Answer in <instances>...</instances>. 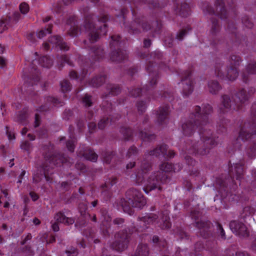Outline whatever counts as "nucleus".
Instances as JSON below:
<instances>
[{"mask_svg":"<svg viewBox=\"0 0 256 256\" xmlns=\"http://www.w3.org/2000/svg\"><path fill=\"white\" fill-rule=\"evenodd\" d=\"M213 112L212 107L208 104H203L202 107L195 106L190 114L188 120H182L183 134L190 136L198 129L200 140H188L182 151L201 158L209 154L210 150L218 143V137L214 133V128L209 120V115Z\"/></svg>","mask_w":256,"mask_h":256,"instance_id":"1","label":"nucleus"},{"mask_svg":"<svg viewBox=\"0 0 256 256\" xmlns=\"http://www.w3.org/2000/svg\"><path fill=\"white\" fill-rule=\"evenodd\" d=\"M159 0H123L124 5L128 4L132 11L133 20L130 24L126 22V14L129 11L124 8L116 16L115 20L122 23L124 28L130 34H136L144 31L151 30L152 34H160L162 28V22L159 20V13L164 6L159 2Z\"/></svg>","mask_w":256,"mask_h":256,"instance_id":"2","label":"nucleus"},{"mask_svg":"<svg viewBox=\"0 0 256 256\" xmlns=\"http://www.w3.org/2000/svg\"><path fill=\"white\" fill-rule=\"evenodd\" d=\"M138 56L142 59H146L148 63L146 66V70L148 73L150 80L148 84H146L142 88H134L129 90L130 94L134 98L143 96H146L145 100H140L137 102L136 106L138 112L142 114L145 112L148 104L151 99L156 100L161 97L171 102L173 100V94L164 91L162 94V91L156 93L154 89L160 77V70L166 71L170 69V66H167L163 60V53L158 50L152 52L150 55L146 52H138Z\"/></svg>","mask_w":256,"mask_h":256,"instance_id":"3","label":"nucleus"},{"mask_svg":"<svg viewBox=\"0 0 256 256\" xmlns=\"http://www.w3.org/2000/svg\"><path fill=\"white\" fill-rule=\"evenodd\" d=\"M234 2L228 4L230 11L228 12L225 8V4L223 0H216L215 2L216 10L208 2H204L202 4V8L203 12L205 14H208L212 16L210 18L212 22V28L210 30V35L212 36V40L210 42V45L214 47L221 46L224 42V40H220L218 32L220 31V25L218 20L214 17L218 16L222 20H225L227 24L226 30L232 34V36L234 38V40H232V47L238 46V48L243 45L245 42V38L242 40L240 39L239 35L236 32V28L234 21L236 20L237 16L236 10L233 6Z\"/></svg>","mask_w":256,"mask_h":256,"instance_id":"4","label":"nucleus"},{"mask_svg":"<svg viewBox=\"0 0 256 256\" xmlns=\"http://www.w3.org/2000/svg\"><path fill=\"white\" fill-rule=\"evenodd\" d=\"M160 171L152 173L148 178L145 180L146 175L152 170V162L144 159L140 164V168L132 174L131 178L135 180L138 185H143V190L146 194L154 190L158 189L159 191L162 190L161 184L169 182L170 176L169 173L174 172H178L182 168V164L178 163L172 164L168 162H164L160 166Z\"/></svg>","mask_w":256,"mask_h":256,"instance_id":"5","label":"nucleus"},{"mask_svg":"<svg viewBox=\"0 0 256 256\" xmlns=\"http://www.w3.org/2000/svg\"><path fill=\"white\" fill-rule=\"evenodd\" d=\"M228 162V174L224 176L222 174L221 176L217 177L214 184L215 188L222 200L227 198L230 200V197H232L234 195L236 196L235 192L238 188V186L235 179L239 182L240 186H246L244 184V160H240L239 162H234L232 165L231 160Z\"/></svg>","mask_w":256,"mask_h":256,"instance_id":"6","label":"nucleus"},{"mask_svg":"<svg viewBox=\"0 0 256 256\" xmlns=\"http://www.w3.org/2000/svg\"><path fill=\"white\" fill-rule=\"evenodd\" d=\"M54 146L49 142L43 146V156L44 162H37L36 164V172L33 174V181L38 183L44 176L47 182H52V178L50 176L53 174L54 167L63 166L67 161L66 158L60 153L54 152Z\"/></svg>","mask_w":256,"mask_h":256,"instance_id":"7","label":"nucleus"},{"mask_svg":"<svg viewBox=\"0 0 256 256\" xmlns=\"http://www.w3.org/2000/svg\"><path fill=\"white\" fill-rule=\"evenodd\" d=\"M251 120L242 122L238 136L232 142V146L228 149V153L235 154L237 150H240L242 142L250 140L249 146L246 150L248 158L256 156V141L252 140L254 136H256V102H254L251 108Z\"/></svg>","mask_w":256,"mask_h":256,"instance_id":"8","label":"nucleus"},{"mask_svg":"<svg viewBox=\"0 0 256 256\" xmlns=\"http://www.w3.org/2000/svg\"><path fill=\"white\" fill-rule=\"evenodd\" d=\"M256 92L254 87H250L248 92L244 88H238L234 92L232 98V103L230 96L228 94L221 96L220 104L218 106V112L221 115L231 114L232 112L242 111L246 106L248 103L250 98Z\"/></svg>","mask_w":256,"mask_h":256,"instance_id":"9","label":"nucleus"},{"mask_svg":"<svg viewBox=\"0 0 256 256\" xmlns=\"http://www.w3.org/2000/svg\"><path fill=\"white\" fill-rule=\"evenodd\" d=\"M108 20V15L98 17L94 14H87L84 17V28L88 33L90 43L96 42L102 36H105L108 31L106 24Z\"/></svg>","mask_w":256,"mask_h":256,"instance_id":"10","label":"nucleus"},{"mask_svg":"<svg viewBox=\"0 0 256 256\" xmlns=\"http://www.w3.org/2000/svg\"><path fill=\"white\" fill-rule=\"evenodd\" d=\"M90 54L91 58L88 60H84L82 56L78 58V62L82 68V73L79 76L76 71L72 70L69 73L70 78L82 82L88 74H90L88 71L94 68V62L103 59L104 56V52L101 46L90 47Z\"/></svg>","mask_w":256,"mask_h":256,"instance_id":"11","label":"nucleus"},{"mask_svg":"<svg viewBox=\"0 0 256 256\" xmlns=\"http://www.w3.org/2000/svg\"><path fill=\"white\" fill-rule=\"evenodd\" d=\"M157 215L155 214H146V216L138 218L139 222L138 228L134 227L132 230L134 232H143L144 230L148 228V225L156 224L162 230H168L170 228L172 224L168 216V212L165 210L161 212Z\"/></svg>","mask_w":256,"mask_h":256,"instance_id":"12","label":"nucleus"},{"mask_svg":"<svg viewBox=\"0 0 256 256\" xmlns=\"http://www.w3.org/2000/svg\"><path fill=\"white\" fill-rule=\"evenodd\" d=\"M106 92L102 95V98L104 101L102 103V109L110 118L104 117L102 118L98 123V128L100 130H103L108 124L109 119L110 118V122L111 124L114 123L115 121L118 120L120 118V115L116 114L115 116H112L111 117L110 114L112 112L113 107L112 104L109 102L108 100H106L109 96H115L118 94L121 91V88L118 85L108 84L106 85Z\"/></svg>","mask_w":256,"mask_h":256,"instance_id":"13","label":"nucleus"},{"mask_svg":"<svg viewBox=\"0 0 256 256\" xmlns=\"http://www.w3.org/2000/svg\"><path fill=\"white\" fill-rule=\"evenodd\" d=\"M242 61V58L239 56L231 55L229 60L230 66L226 70L224 63L220 60H216L214 66L216 76L221 80L234 81L238 76V68Z\"/></svg>","mask_w":256,"mask_h":256,"instance_id":"14","label":"nucleus"},{"mask_svg":"<svg viewBox=\"0 0 256 256\" xmlns=\"http://www.w3.org/2000/svg\"><path fill=\"white\" fill-rule=\"evenodd\" d=\"M126 198H122L120 204L124 212L132 215V208L142 209L146 204V200L142 192L136 188H130L126 192Z\"/></svg>","mask_w":256,"mask_h":256,"instance_id":"15","label":"nucleus"},{"mask_svg":"<svg viewBox=\"0 0 256 256\" xmlns=\"http://www.w3.org/2000/svg\"><path fill=\"white\" fill-rule=\"evenodd\" d=\"M34 60H33L31 65V70L32 74L30 76H24V84L22 87V90L24 93L28 96V98H30L33 102L35 101L36 103H38V96L37 93L34 92V86L40 80V72L38 70L37 66H33Z\"/></svg>","mask_w":256,"mask_h":256,"instance_id":"16","label":"nucleus"},{"mask_svg":"<svg viewBox=\"0 0 256 256\" xmlns=\"http://www.w3.org/2000/svg\"><path fill=\"white\" fill-rule=\"evenodd\" d=\"M124 45V42L122 40L119 34H114L110 36V47L111 52L110 56L112 61L120 62L128 59V53L123 49Z\"/></svg>","mask_w":256,"mask_h":256,"instance_id":"17","label":"nucleus"},{"mask_svg":"<svg viewBox=\"0 0 256 256\" xmlns=\"http://www.w3.org/2000/svg\"><path fill=\"white\" fill-rule=\"evenodd\" d=\"M201 216L202 214L198 210H194L190 211V216L192 220L196 221L194 226L197 228L199 230L198 232V236L204 239L210 238L212 235L210 230L211 223L210 221H198V220Z\"/></svg>","mask_w":256,"mask_h":256,"instance_id":"18","label":"nucleus"},{"mask_svg":"<svg viewBox=\"0 0 256 256\" xmlns=\"http://www.w3.org/2000/svg\"><path fill=\"white\" fill-rule=\"evenodd\" d=\"M134 232V230L130 228H124L118 232L115 237L116 240L110 245V248L117 252H122L128 246L130 235Z\"/></svg>","mask_w":256,"mask_h":256,"instance_id":"19","label":"nucleus"},{"mask_svg":"<svg viewBox=\"0 0 256 256\" xmlns=\"http://www.w3.org/2000/svg\"><path fill=\"white\" fill-rule=\"evenodd\" d=\"M193 71L192 67L182 72H176L181 78L180 83L182 85V94L184 98L188 97L194 90L192 74Z\"/></svg>","mask_w":256,"mask_h":256,"instance_id":"20","label":"nucleus"},{"mask_svg":"<svg viewBox=\"0 0 256 256\" xmlns=\"http://www.w3.org/2000/svg\"><path fill=\"white\" fill-rule=\"evenodd\" d=\"M43 47L45 50L48 51L51 47L59 48L61 50L68 51L70 46L68 44L64 41L62 37L58 35L52 36L48 38V42L43 44Z\"/></svg>","mask_w":256,"mask_h":256,"instance_id":"21","label":"nucleus"},{"mask_svg":"<svg viewBox=\"0 0 256 256\" xmlns=\"http://www.w3.org/2000/svg\"><path fill=\"white\" fill-rule=\"evenodd\" d=\"M100 213L101 215L100 230L104 236H110L112 232L110 230L112 217L106 208H101Z\"/></svg>","mask_w":256,"mask_h":256,"instance_id":"22","label":"nucleus"},{"mask_svg":"<svg viewBox=\"0 0 256 256\" xmlns=\"http://www.w3.org/2000/svg\"><path fill=\"white\" fill-rule=\"evenodd\" d=\"M168 149V145L166 144H160L153 150L149 151L148 154H146V158L148 156H154L158 158H172L175 156V152L172 150H170L167 152Z\"/></svg>","mask_w":256,"mask_h":256,"instance_id":"23","label":"nucleus"},{"mask_svg":"<svg viewBox=\"0 0 256 256\" xmlns=\"http://www.w3.org/2000/svg\"><path fill=\"white\" fill-rule=\"evenodd\" d=\"M117 182L118 180L116 177H112L108 179L104 184L101 185V196L104 201L107 202L110 200L112 195L110 188Z\"/></svg>","mask_w":256,"mask_h":256,"instance_id":"24","label":"nucleus"},{"mask_svg":"<svg viewBox=\"0 0 256 256\" xmlns=\"http://www.w3.org/2000/svg\"><path fill=\"white\" fill-rule=\"evenodd\" d=\"M229 226L232 232L240 237L246 238L249 236V232L246 225L238 220L230 221Z\"/></svg>","mask_w":256,"mask_h":256,"instance_id":"25","label":"nucleus"},{"mask_svg":"<svg viewBox=\"0 0 256 256\" xmlns=\"http://www.w3.org/2000/svg\"><path fill=\"white\" fill-rule=\"evenodd\" d=\"M170 107L168 104H164L159 108L156 110V122L160 126H166L168 120Z\"/></svg>","mask_w":256,"mask_h":256,"instance_id":"26","label":"nucleus"},{"mask_svg":"<svg viewBox=\"0 0 256 256\" xmlns=\"http://www.w3.org/2000/svg\"><path fill=\"white\" fill-rule=\"evenodd\" d=\"M44 104L42 105L38 109H36V110L40 113L48 110L52 106L58 107L64 104V101L50 96H48L44 98Z\"/></svg>","mask_w":256,"mask_h":256,"instance_id":"27","label":"nucleus"},{"mask_svg":"<svg viewBox=\"0 0 256 256\" xmlns=\"http://www.w3.org/2000/svg\"><path fill=\"white\" fill-rule=\"evenodd\" d=\"M70 210L64 208L62 211L56 212L54 214V218L58 222L66 225L72 224L75 222V220L72 218L68 216L70 215Z\"/></svg>","mask_w":256,"mask_h":256,"instance_id":"28","label":"nucleus"},{"mask_svg":"<svg viewBox=\"0 0 256 256\" xmlns=\"http://www.w3.org/2000/svg\"><path fill=\"white\" fill-rule=\"evenodd\" d=\"M78 211L80 214V218L76 221L75 226L78 229L84 228L87 226V221L86 218V211L88 208V204L84 202L80 203L78 204Z\"/></svg>","mask_w":256,"mask_h":256,"instance_id":"29","label":"nucleus"},{"mask_svg":"<svg viewBox=\"0 0 256 256\" xmlns=\"http://www.w3.org/2000/svg\"><path fill=\"white\" fill-rule=\"evenodd\" d=\"M254 74H256V62H252L248 64L245 70L242 73V81L244 83L248 84L250 81V75Z\"/></svg>","mask_w":256,"mask_h":256,"instance_id":"30","label":"nucleus"},{"mask_svg":"<svg viewBox=\"0 0 256 256\" xmlns=\"http://www.w3.org/2000/svg\"><path fill=\"white\" fill-rule=\"evenodd\" d=\"M76 18L75 16H70L66 20V24L70 26L68 34L72 37L76 36L80 32V30L76 24Z\"/></svg>","mask_w":256,"mask_h":256,"instance_id":"31","label":"nucleus"},{"mask_svg":"<svg viewBox=\"0 0 256 256\" xmlns=\"http://www.w3.org/2000/svg\"><path fill=\"white\" fill-rule=\"evenodd\" d=\"M174 12L182 17H187L190 14V6L186 2L182 3L180 7L178 6H175Z\"/></svg>","mask_w":256,"mask_h":256,"instance_id":"32","label":"nucleus"},{"mask_svg":"<svg viewBox=\"0 0 256 256\" xmlns=\"http://www.w3.org/2000/svg\"><path fill=\"white\" fill-rule=\"evenodd\" d=\"M80 230L82 231V233L84 236L90 240H93L94 243L98 244L100 242V240L99 239L94 238L95 235L94 229L90 228L88 226H86L84 228H80Z\"/></svg>","mask_w":256,"mask_h":256,"instance_id":"33","label":"nucleus"},{"mask_svg":"<svg viewBox=\"0 0 256 256\" xmlns=\"http://www.w3.org/2000/svg\"><path fill=\"white\" fill-rule=\"evenodd\" d=\"M106 76L105 74H98L94 77L90 82V86L98 88L101 86L106 80Z\"/></svg>","mask_w":256,"mask_h":256,"instance_id":"34","label":"nucleus"},{"mask_svg":"<svg viewBox=\"0 0 256 256\" xmlns=\"http://www.w3.org/2000/svg\"><path fill=\"white\" fill-rule=\"evenodd\" d=\"M65 64H67L71 66H74L72 62L66 55L62 54L58 57L57 65L60 70L62 68Z\"/></svg>","mask_w":256,"mask_h":256,"instance_id":"35","label":"nucleus"},{"mask_svg":"<svg viewBox=\"0 0 256 256\" xmlns=\"http://www.w3.org/2000/svg\"><path fill=\"white\" fill-rule=\"evenodd\" d=\"M208 86L210 92L213 94H217L222 88L218 82L214 80L209 81Z\"/></svg>","mask_w":256,"mask_h":256,"instance_id":"36","label":"nucleus"},{"mask_svg":"<svg viewBox=\"0 0 256 256\" xmlns=\"http://www.w3.org/2000/svg\"><path fill=\"white\" fill-rule=\"evenodd\" d=\"M82 156L92 162H96L98 158V154L91 148L86 149L82 154Z\"/></svg>","mask_w":256,"mask_h":256,"instance_id":"37","label":"nucleus"},{"mask_svg":"<svg viewBox=\"0 0 256 256\" xmlns=\"http://www.w3.org/2000/svg\"><path fill=\"white\" fill-rule=\"evenodd\" d=\"M230 122L228 119L225 118H220V122H217L216 126V131L219 134H224L226 132L227 124Z\"/></svg>","mask_w":256,"mask_h":256,"instance_id":"38","label":"nucleus"},{"mask_svg":"<svg viewBox=\"0 0 256 256\" xmlns=\"http://www.w3.org/2000/svg\"><path fill=\"white\" fill-rule=\"evenodd\" d=\"M138 136L142 141L150 142L156 139V136L154 134H148L146 131H143L142 128H138Z\"/></svg>","mask_w":256,"mask_h":256,"instance_id":"39","label":"nucleus"},{"mask_svg":"<svg viewBox=\"0 0 256 256\" xmlns=\"http://www.w3.org/2000/svg\"><path fill=\"white\" fill-rule=\"evenodd\" d=\"M152 242L155 246L158 248L160 251L163 250L167 246L166 242L164 240H160L157 236H152Z\"/></svg>","mask_w":256,"mask_h":256,"instance_id":"40","label":"nucleus"},{"mask_svg":"<svg viewBox=\"0 0 256 256\" xmlns=\"http://www.w3.org/2000/svg\"><path fill=\"white\" fill-rule=\"evenodd\" d=\"M40 65L44 68H50L53 64V60L47 56L40 57L38 60Z\"/></svg>","mask_w":256,"mask_h":256,"instance_id":"41","label":"nucleus"},{"mask_svg":"<svg viewBox=\"0 0 256 256\" xmlns=\"http://www.w3.org/2000/svg\"><path fill=\"white\" fill-rule=\"evenodd\" d=\"M120 132L123 134L126 140H130L134 135V131L130 128L122 126L120 129Z\"/></svg>","mask_w":256,"mask_h":256,"instance_id":"42","label":"nucleus"},{"mask_svg":"<svg viewBox=\"0 0 256 256\" xmlns=\"http://www.w3.org/2000/svg\"><path fill=\"white\" fill-rule=\"evenodd\" d=\"M102 155L104 162L109 164L112 160L115 158L116 152L106 151L103 152Z\"/></svg>","mask_w":256,"mask_h":256,"instance_id":"43","label":"nucleus"},{"mask_svg":"<svg viewBox=\"0 0 256 256\" xmlns=\"http://www.w3.org/2000/svg\"><path fill=\"white\" fill-rule=\"evenodd\" d=\"M174 234L178 236L180 239H188V235L184 230L182 226H176V228L174 230Z\"/></svg>","mask_w":256,"mask_h":256,"instance_id":"44","label":"nucleus"},{"mask_svg":"<svg viewBox=\"0 0 256 256\" xmlns=\"http://www.w3.org/2000/svg\"><path fill=\"white\" fill-rule=\"evenodd\" d=\"M254 208L250 206H247L244 208L242 212L240 214V217L241 218L244 220L246 216H250L253 214L254 212Z\"/></svg>","mask_w":256,"mask_h":256,"instance_id":"45","label":"nucleus"},{"mask_svg":"<svg viewBox=\"0 0 256 256\" xmlns=\"http://www.w3.org/2000/svg\"><path fill=\"white\" fill-rule=\"evenodd\" d=\"M204 248V243L202 242H198L194 244V253H190V256H200V252Z\"/></svg>","mask_w":256,"mask_h":256,"instance_id":"46","label":"nucleus"},{"mask_svg":"<svg viewBox=\"0 0 256 256\" xmlns=\"http://www.w3.org/2000/svg\"><path fill=\"white\" fill-rule=\"evenodd\" d=\"M52 24H49L46 28L40 30L37 34L39 38H42L45 36L47 34H51L52 28Z\"/></svg>","mask_w":256,"mask_h":256,"instance_id":"47","label":"nucleus"},{"mask_svg":"<svg viewBox=\"0 0 256 256\" xmlns=\"http://www.w3.org/2000/svg\"><path fill=\"white\" fill-rule=\"evenodd\" d=\"M70 140H68L66 142V146L68 150L72 152L74 150L75 146H74V135L73 132H72L70 134Z\"/></svg>","mask_w":256,"mask_h":256,"instance_id":"48","label":"nucleus"},{"mask_svg":"<svg viewBox=\"0 0 256 256\" xmlns=\"http://www.w3.org/2000/svg\"><path fill=\"white\" fill-rule=\"evenodd\" d=\"M61 90L63 93L70 92L72 89V84L67 80H64L60 83Z\"/></svg>","mask_w":256,"mask_h":256,"instance_id":"49","label":"nucleus"},{"mask_svg":"<svg viewBox=\"0 0 256 256\" xmlns=\"http://www.w3.org/2000/svg\"><path fill=\"white\" fill-rule=\"evenodd\" d=\"M190 30H191V28L190 26H187L186 28L180 30L177 33L176 38L179 41L182 40L184 37L187 34L188 32Z\"/></svg>","mask_w":256,"mask_h":256,"instance_id":"50","label":"nucleus"},{"mask_svg":"<svg viewBox=\"0 0 256 256\" xmlns=\"http://www.w3.org/2000/svg\"><path fill=\"white\" fill-rule=\"evenodd\" d=\"M82 103L86 107H90L92 106V96L86 94L82 98Z\"/></svg>","mask_w":256,"mask_h":256,"instance_id":"51","label":"nucleus"},{"mask_svg":"<svg viewBox=\"0 0 256 256\" xmlns=\"http://www.w3.org/2000/svg\"><path fill=\"white\" fill-rule=\"evenodd\" d=\"M138 154V149L134 146H130L126 153V157L128 158H136Z\"/></svg>","mask_w":256,"mask_h":256,"instance_id":"52","label":"nucleus"},{"mask_svg":"<svg viewBox=\"0 0 256 256\" xmlns=\"http://www.w3.org/2000/svg\"><path fill=\"white\" fill-rule=\"evenodd\" d=\"M28 118V112L26 110H23L20 112L17 117V120L20 124H25Z\"/></svg>","mask_w":256,"mask_h":256,"instance_id":"53","label":"nucleus"},{"mask_svg":"<svg viewBox=\"0 0 256 256\" xmlns=\"http://www.w3.org/2000/svg\"><path fill=\"white\" fill-rule=\"evenodd\" d=\"M174 38L171 34L168 33L164 38V45L170 48L173 46Z\"/></svg>","mask_w":256,"mask_h":256,"instance_id":"54","label":"nucleus"},{"mask_svg":"<svg viewBox=\"0 0 256 256\" xmlns=\"http://www.w3.org/2000/svg\"><path fill=\"white\" fill-rule=\"evenodd\" d=\"M10 18H2L0 20V32L2 33L3 31L8 28V25L10 22Z\"/></svg>","mask_w":256,"mask_h":256,"instance_id":"55","label":"nucleus"},{"mask_svg":"<svg viewBox=\"0 0 256 256\" xmlns=\"http://www.w3.org/2000/svg\"><path fill=\"white\" fill-rule=\"evenodd\" d=\"M46 244H50L56 242V236L53 234L46 233L44 235Z\"/></svg>","mask_w":256,"mask_h":256,"instance_id":"56","label":"nucleus"},{"mask_svg":"<svg viewBox=\"0 0 256 256\" xmlns=\"http://www.w3.org/2000/svg\"><path fill=\"white\" fill-rule=\"evenodd\" d=\"M242 22L243 25L248 28H251L253 27V22L249 19L247 16H244L242 18Z\"/></svg>","mask_w":256,"mask_h":256,"instance_id":"57","label":"nucleus"},{"mask_svg":"<svg viewBox=\"0 0 256 256\" xmlns=\"http://www.w3.org/2000/svg\"><path fill=\"white\" fill-rule=\"evenodd\" d=\"M19 8L20 12L22 14H27L30 10L29 6L24 2L20 4Z\"/></svg>","mask_w":256,"mask_h":256,"instance_id":"58","label":"nucleus"},{"mask_svg":"<svg viewBox=\"0 0 256 256\" xmlns=\"http://www.w3.org/2000/svg\"><path fill=\"white\" fill-rule=\"evenodd\" d=\"M22 251L28 256H32L34 254V251L30 245H26L22 248Z\"/></svg>","mask_w":256,"mask_h":256,"instance_id":"59","label":"nucleus"},{"mask_svg":"<svg viewBox=\"0 0 256 256\" xmlns=\"http://www.w3.org/2000/svg\"><path fill=\"white\" fill-rule=\"evenodd\" d=\"M20 148L22 150H24L28 152H30V148H32V144L28 140H25L22 142L20 144Z\"/></svg>","mask_w":256,"mask_h":256,"instance_id":"60","label":"nucleus"},{"mask_svg":"<svg viewBox=\"0 0 256 256\" xmlns=\"http://www.w3.org/2000/svg\"><path fill=\"white\" fill-rule=\"evenodd\" d=\"M42 122V116L38 113H36L34 116V126L35 128L38 127Z\"/></svg>","mask_w":256,"mask_h":256,"instance_id":"61","label":"nucleus"},{"mask_svg":"<svg viewBox=\"0 0 256 256\" xmlns=\"http://www.w3.org/2000/svg\"><path fill=\"white\" fill-rule=\"evenodd\" d=\"M72 116V112L70 110L66 109L63 112L62 118L66 120H68Z\"/></svg>","mask_w":256,"mask_h":256,"instance_id":"62","label":"nucleus"},{"mask_svg":"<svg viewBox=\"0 0 256 256\" xmlns=\"http://www.w3.org/2000/svg\"><path fill=\"white\" fill-rule=\"evenodd\" d=\"M184 158L188 166H194L196 164V161L189 156L186 155Z\"/></svg>","mask_w":256,"mask_h":256,"instance_id":"63","label":"nucleus"},{"mask_svg":"<svg viewBox=\"0 0 256 256\" xmlns=\"http://www.w3.org/2000/svg\"><path fill=\"white\" fill-rule=\"evenodd\" d=\"M252 175L254 180L252 181L250 184L252 188H256V169L252 170Z\"/></svg>","mask_w":256,"mask_h":256,"instance_id":"64","label":"nucleus"}]
</instances>
